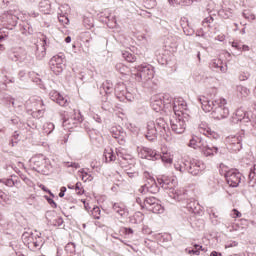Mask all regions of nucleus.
Instances as JSON below:
<instances>
[{"mask_svg":"<svg viewBox=\"0 0 256 256\" xmlns=\"http://www.w3.org/2000/svg\"><path fill=\"white\" fill-rule=\"evenodd\" d=\"M158 185L165 191H169V196L175 201H187V191L175 190L177 187V177L162 175L157 178Z\"/></svg>","mask_w":256,"mask_h":256,"instance_id":"nucleus-1","label":"nucleus"},{"mask_svg":"<svg viewBox=\"0 0 256 256\" xmlns=\"http://www.w3.org/2000/svg\"><path fill=\"white\" fill-rule=\"evenodd\" d=\"M132 77H134L135 81L138 83H147L155 77V70L149 64H141L134 67Z\"/></svg>","mask_w":256,"mask_h":256,"instance_id":"nucleus-2","label":"nucleus"},{"mask_svg":"<svg viewBox=\"0 0 256 256\" xmlns=\"http://www.w3.org/2000/svg\"><path fill=\"white\" fill-rule=\"evenodd\" d=\"M65 63H67L65 54L63 52H60L50 59L49 61L50 70L53 71L55 75H61V73H63L65 69Z\"/></svg>","mask_w":256,"mask_h":256,"instance_id":"nucleus-3","label":"nucleus"},{"mask_svg":"<svg viewBox=\"0 0 256 256\" xmlns=\"http://www.w3.org/2000/svg\"><path fill=\"white\" fill-rule=\"evenodd\" d=\"M31 163H33V170L37 171V173H41L42 175H49V162H47V158L43 154L36 155L32 157Z\"/></svg>","mask_w":256,"mask_h":256,"instance_id":"nucleus-4","label":"nucleus"},{"mask_svg":"<svg viewBox=\"0 0 256 256\" xmlns=\"http://www.w3.org/2000/svg\"><path fill=\"white\" fill-rule=\"evenodd\" d=\"M227 100L225 98H219L218 103L214 110L211 112L212 119H217L221 121V119H227L229 117V108L226 106Z\"/></svg>","mask_w":256,"mask_h":256,"instance_id":"nucleus-5","label":"nucleus"},{"mask_svg":"<svg viewBox=\"0 0 256 256\" xmlns=\"http://www.w3.org/2000/svg\"><path fill=\"white\" fill-rule=\"evenodd\" d=\"M187 161V173L189 175H192L193 177H199L200 175H203V172L205 171V163H203L201 160L197 159H188Z\"/></svg>","mask_w":256,"mask_h":256,"instance_id":"nucleus-6","label":"nucleus"},{"mask_svg":"<svg viewBox=\"0 0 256 256\" xmlns=\"http://www.w3.org/2000/svg\"><path fill=\"white\" fill-rule=\"evenodd\" d=\"M245 137V134H237L234 136H228L226 138L227 143V149L230 151V153H237L241 149H243V138Z\"/></svg>","mask_w":256,"mask_h":256,"instance_id":"nucleus-7","label":"nucleus"},{"mask_svg":"<svg viewBox=\"0 0 256 256\" xmlns=\"http://www.w3.org/2000/svg\"><path fill=\"white\" fill-rule=\"evenodd\" d=\"M172 113H174L176 117H184L186 121H189V119H191V115L189 114L191 113V111H189V108H187V102H185L183 98H177Z\"/></svg>","mask_w":256,"mask_h":256,"instance_id":"nucleus-8","label":"nucleus"},{"mask_svg":"<svg viewBox=\"0 0 256 256\" xmlns=\"http://www.w3.org/2000/svg\"><path fill=\"white\" fill-rule=\"evenodd\" d=\"M0 20L2 27H4L7 31H13V27L17 26L19 17H17V15H15L12 10H9L0 16Z\"/></svg>","mask_w":256,"mask_h":256,"instance_id":"nucleus-9","label":"nucleus"},{"mask_svg":"<svg viewBox=\"0 0 256 256\" xmlns=\"http://www.w3.org/2000/svg\"><path fill=\"white\" fill-rule=\"evenodd\" d=\"M224 177L229 187L236 188L241 184L243 174H241V172H239L237 169H230L225 172Z\"/></svg>","mask_w":256,"mask_h":256,"instance_id":"nucleus-10","label":"nucleus"},{"mask_svg":"<svg viewBox=\"0 0 256 256\" xmlns=\"http://www.w3.org/2000/svg\"><path fill=\"white\" fill-rule=\"evenodd\" d=\"M144 209L155 213L156 215H161L165 209L159 203V200L155 197H146L144 199Z\"/></svg>","mask_w":256,"mask_h":256,"instance_id":"nucleus-11","label":"nucleus"},{"mask_svg":"<svg viewBox=\"0 0 256 256\" xmlns=\"http://www.w3.org/2000/svg\"><path fill=\"white\" fill-rule=\"evenodd\" d=\"M79 123H83V115L79 110H73V114L70 118H63L62 125L65 129H73V127H77Z\"/></svg>","mask_w":256,"mask_h":256,"instance_id":"nucleus-12","label":"nucleus"},{"mask_svg":"<svg viewBox=\"0 0 256 256\" xmlns=\"http://www.w3.org/2000/svg\"><path fill=\"white\" fill-rule=\"evenodd\" d=\"M176 117V119L170 120L171 129L177 135H181V133H185V129H187V123H189V120L182 116Z\"/></svg>","mask_w":256,"mask_h":256,"instance_id":"nucleus-13","label":"nucleus"},{"mask_svg":"<svg viewBox=\"0 0 256 256\" xmlns=\"http://www.w3.org/2000/svg\"><path fill=\"white\" fill-rule=\"evenodd\" d=\"M230 121L231 123H233V125H238V123H242L245 125L246 123H251V118H249V114L247 113V111L239 108L232 115Z\"/></svg>","mask_w":256,"mask_h":256,"instance_id":"nucleus-14","label":"nucleus"},{"mask_svg":"<svg viewBox=\"0 0 256 256\" xmlns=\"http://www.w3.org/2000/svg\"><path fill=\"white\" fill-rule=\"evenodd\" d=\"M160 189L161 187H159V182H157L155 178L150 176L148 178V182L142 185L139 191L140 193H145V191H147L148 193L155 194L159 193Z\"/></svg>","mask_w":256,"mask_h":256,"instance_id":"nucleus-15","label":"nucleus"},{"mask_svg":"<svg viewBox=\"0 0 256 256\" xmlns=\"http://www.w3.org/2000/svg\"><path fill=\"white\" fill-rule=\"evenodd\" d=\"M154 125L160 135V137H169V133H171V130L169 129V124L165 120V118L160 117L157 118L154 122Z\"/></svg>","mask_w":256,"mask_h":256,"instance_id":"nucleus-16","label":"nucleus"},{"mask_svg":"<svg viewBox=\"0 0 256 256\" xmlns=\"http://www.w3.org/2000/svg\"><path fill=\"white\" fill-rule=\"evenodd\" d=\"M198 99V103H200L203 111H205V113H211V111L215 110V107L217 106V103L219 102L218 100H210L209 98L205 97V96H200L197 98Z\"/></svg>","mask_w":256,"mask_h":256,"instance_id":"nucleus-17","label":"nucleus"},{"mask_svg":"<svg viewBox=\"0 0 256 256\" xmlns=\"http://www.w3.org/2000/svg\"><path fill=\"white\" fill-rule=\"evenodd\" d=\"M144 135L147 141H150L151 143L157 140V137L159 136V132L157 130V127H155L154 121L147 122L146 131Z\"/></svg>","mask_w":256,"mask_h":256,"instance_id":"nucleus-18","label":"nucleus"},{"mask_svg":"<svg viewBox=\"0 0 256 256\" xmlns=\"http://www.w3.org/2000/svg\"><path fill=\"white\" fill-rule=\"evenodd\" d=\"M141 159H148V161H159L161 153L148 147H142L140 150Z\"/></svg>","mask_w":256,"mask_h":256,"instance_id":"nucleus-19","label":"nucleus"},{"mask_svg":"<svg viewBox=\"0 0 256 256\" xmlns=\"http://www.w3.org/2000/svg\"><path fill=\"white\" fill-rule=\"evenodd\" d=\"M162 103L165 113H173V109L177 103V99L169 94H162Z\"/></svg>","mask_w":256,"mask_h":256,"instance_id":"nucleus-20","label":"nucleus"},{"mask_svg":"<svg viewBox=\"0 0 256 256\" xmlns=\"http://www.w3.org/2000/svg\"><path fill=\"white\" fill-rule=\"evenodd\" d=\"M150 107L153 109V111H156V113H160V111H165V108L163 106V94L154 95L150 99Z\"/></svg>","mask_w":256,"mask_h":256,"instance_id":"nucleus-21","label":"nucleus"},{"mask_svg":"<svg viewBox=\"0 0 256 256\" xmlns=\"http://www.w3.org/2000/svg\"><path fill=\"white\" fill-rule=\"evenodd\" d=\"M49 97L51 101H54V103H57L60 107H67V105H69L67 98L63 97L57 90L50 91Z\"/></svg>","mask_w":256,"mask_h":256,"instance_id":"nucleus-22","label":"nucleus"},{"mask_svg":"<svg viewBox=\"0 0 256 256\" xmlns=\"http://www.w3.org/2000/svg\"><path fill=\"white\" fill-rule=\"evenodd\" d=\"M9 59L15 63H23L27 59V51L23 48H19L16 51L9 53Z\"/></svg>","mask_w":256,"mask_h":256,"instance_id":"nucleus-23","label":"nucleus"},{"mask_svg":"<svg viewBox=\"0 0 256 256\" xmlns=\"http://www.w3.org/2000/svg\"><path fill=\"white\" fill-rule=\"evenodd\" d=\"M201 151L205 157H215L219 153V148L213 144L204 142Z\"/></svg>","mask_w":256,"mask_h":256,"instance_id":"nucleus-24","label":"nucleus"},{"mask_svg":"<svg viewBox=\"0 0 256 256\" xmlns=\"http://www.w3.org/2000/svg\"><path fill=\"white\" fill-rule=\"evenodd\" d=\"M186 209L189 211V213H194V215H201V205H199V202L196 200H186Z\"/></svg>","mask_w":256,"mask_h":256,"instance_id":"nucleus-25","label":"nucleus"},{"mask_svg":"<svg viewBox=\"0 0 256 256\" xmlns=\"http://www.w3.org/2000/svg\"><path fill=\"white\" fill-rule=\"evenodd\" d=\"M113 91H115V88L113 87L112 81L106 80L105 82H103L102 87L100 89L101 95H103L104 93L105 94L104 97H109V95H111Z\"/></svg>","mask_w":256,"mask_h":256,"instance_id":"nucleus-26","label":"nucleus"},{"mask_svg":"<svg viewBox=\"0 0 256 256\" xmlns=\"http://www.w3.org/2000/svg\"><path fill=\"white\" fill-rule=\"evenodd\" d=\"M47 45V38L46 36L42 39V45L39 48L37 46L36 48V58L38 59V61H41L45 55H47V49L45 48V46Z\"/></svg>","mask_w":256,"mask_h":256,"instance_id":"nucleus-27","label":"nucleus"},{"mask_svg":"<svg viewBox=\"0 0 256 256\" xmlns=\"http://www.w3.org/2000/svg\"><path fill=\"white\" fill-rule=\"evenodd\" d=\"M204 144H205V141H203V138L199 136H192L188 146L192 147V149H202Z\"/></svg>","mask_w":256,"mask_h":256,"instance_id":"nucleus-28","label":"nucleus"},{"mask_svg":"<svg viewBox=\"0 0 256 256\" xmlns=\"http://www.w3.org/2000/svg\"><path fill=\"white\" fill-rule=\"evenodd\" d=\"M112 209L114 213H117L118 215H120V217H127V215H129V211L123 204L114 203Z\"/></svg>","mask_w":256,"mask_h":256,"instance_id":"nucleus-29","label":"nucleus"},{"mask_svg":"<svg viewBox=\"0 0 256 256\" xmlns=\"http://www.w3.org/2000/svg\"><path fill=\"white\" fill-rule=\"evenodd\" d=\"M127 86L123 82H118L114 87V93L116 99H119V97H122L125 95V92H127Z\"/></svg>","mask_w":256,"mask_h":256,"instance_id":"nucleus-30","label":"nucleus"},{"mask_svg":"<svg viewBox=\"0 0 256 256\" xmlns=\"http://www.w3.org/2000/svg\"><path fill=\"white\" fill-rule=\"evenodd\" d=\"M210 69H212L213 71H221L222 73H225V71H227V68L222 65L221 60H213L210 63Z\"/></svg>","mask_w":256,"mask_h":256,"instance_id":"nucleus-31","label":"nucleus"},{"mask_svg":"<svg viewBox=\"0 0 256 256\" xmlns=\"http://www.w3.org/2000/svg\"><path fill=\"white\" fill-rule=\"evenodd\" d=\"M218 15L222 19H231V17H233V9H231V8H222L218 11Z\"/></svg>","mask_w":256,"mask_h":256,"instance_id":"nucleus-32","label":"nucleus"},{"mask_svg":"<svg viewBox=\"0 0 256 256\" xmlns=\"http://www.w3.org/2000/svg\"><path fill=\"white\" fill-rule=\"evenodd\" d=\"M21 33L22 35H34L35 29L31 25V23L27 22L21 27Z\"/></svg>","mask_w":256,"mask_h":256,"instance_id":"nucleus-33","label":"nucleus"},{"mask_svg":"<svg viewBox=\"0 0 256 256\" xmlns=\"http://www.w3.org/2000/svg\"><path fill=\"white\" fill-rule=\"evenodd\" d=\"M22 241L24 245H27L29 249L31 247V244L33 243V232H24L22 234Z\"/></svg>","mask_w":256,"mask_h":256,"instance_id":"nucleus-34","label":"nucleus"},{"mask_svg":"<svg viewBox=\"0 0 256 256\" xmlns=\"http://www.w3.org/2000/svg\"><path fill=\"white\" fill-rule=\"evenodd\" d=\"M122 57L128 63H135V61H137V56H135V54H133L129 51H123L122 52Z\"/></svg>","mask_w":256,"mask_h":256,"instance_id":"nucleus-35","label":"nucleus"},{"mask_svg":"<svg viewBox=\"0 0 256 256\" xmlns=\"http://www.w3.org/2000/svg\"><path fill=\"white\" fill-rule=\"evenodd\" d=\"M133 99H135V96L133 95V93L129 92V90H127L124 95L122 96H118V101L121 102H125V101H133Z\"/></svg>","mask_w":256,"mask_h":256,"instance_id":"nucleus-36","label":"nucleus"},{"mask_svg":"<svg viewBox=\"0 0 256 256\" xmlns=\"http://www.w3.org/2000/svg\"><path fill=\"white\" fill-rule=\"evenodd\" d=\"M237 91L242 97H249L251 95V90L243 85L237 86Z\"/></svg>","mask_w":256,"mask_h":256,"instance_id":"nucleus-37","label":"nucleus"},{"mask_svg":"<svg viewBox=\"0 0 256 256\" xmlns=\"http://www.w3.org/2000/svg\"><path fill=\"white\" fill-rule=\"evenodd\" d=\"M124 132L123 131H121V130H119V133L117 134V133H115V130H112V137L114 138V139H119L118 140V143L120 144V145H123V143H125V139H124Z\"/></svg>","mask_w":256,"mask_h":256,"instance_id":"nucleus-38","label":"nucleus"},{"mask_svg":"<svg viewBox=\"0 0 256 256\" xmlns=\"http://www.w3.org/2000/svg\"><path fill=\"white\" fill-rule=\"evenodd\" d=\"M52 131H55V124H53V122L44 124V133H46V135H51Z\"/></svg>","mask_w":256,"mask_h":256,"instance_id":"nucleus-39","label":"nucleus"},{"mask_svg":"<svg viewBox=\"0 0 256 256\" xmlns=\"http://www.w3.org/2000/svg\"><path fill=\"white\" fill-rule=\"evenodd\" d=\"M102 109L104 111H109V109H111V102H109V96L102 97Z\"/></svg>","mask_w":256,"mask_h":256,"instance_id":"nucleus-40","label":"nucleus"},{"mask_svg":"<svg viewBox=\"0 0 256 256\" xmlns=\"http://www.w3.org/2000/svg\"><path fill=\"white\" fill-rule=\"evenodd\" d=\"M175 169L180 171V173H187V160L182 161L181 164H176Z\"/></svg>","mask_w":256,"mask_h":256,"instance_id":"nucleus-41","label":"nucleus"},{"mask_svg":"<svg viewBox=\"0 0 256 256\" xmlns=\"http://www.w3.org/2000/svg\"><path fill=\"white\" fill-rule=\"evenodd\" d=\"M158 239L160 243H169V241H171V234H158Z\"/></svg>","mask_w":256,"mask_h":256,"instance_id":"nucleus-42","label":"nucleus"},{"mask_svg":"<svg viewBox=\"0 0 256 256\" xmlns=\"http://www.w3.org/2000/svg\"><path fill=\"white\" fill-rule=\"evenodd\" d=\"M206 135L209 137V139H219V134L211 130V128H207Z\"/></svg>","mask_w":256,"mask_h":256,"instance_id":"nucleus-43","label":"nucleus"},{"mask_svg":"<svg viewBox=\"0 0 256 256\" xmlns=\"http://www.w3.org/2000/svg\"><path fill=\"white\" fill-rule=\"evenodd\" d=\"M38 105H40L41 109H38L36 113V117H43V113H45V104L43 103V100L38 101Z\"/></svg>","mask_w":256,"mask_h":256,"instance_id":"nucleus-44","label":"nucleus"},{"mask_svg":"<svg viewBox=\"0 0 256 256\" xmlns=\"http://www.w3.org/2000/svg\"><path fill=\"white\" fill-rule=\"evenodd\" d=\"M75 191H77V195H83L85 193V189H83V183L77 182L76 185H74Z\"/></svg>","mask_w":256,"mask_h":256,"instance_id":"nucleus-45","label":"nucleus"},{"mask_svg":"<svg viewBox=\"0 0 256 256\" xmlns=\"http://www.w3.org/2000/svg\"><path fill=\"white\" fill-rule=\"evenodd\" d=\"M116 71H118V73H121V75H127V66H125L121 63L117 64Z\"/></svg>","mask_w":256,"mask_h":256,"instance_id":"nucleus-46","label":"nucleus"},{"mask_svg":"<svg viewBox=\"0 0 256 256\" xmlns=\"http://www.w3.org/2000/svg\"><path fill=\"white\" fill-rule=\"evenodd\" d=\"M183 31L185 35H188L190 37L195 35V29H193V27H191L189 24L183 28Z\"/></svg>","mask_w":256,"mask_h":256,"instance_id":"nucleus-47","label":"nucleus"},{"mask_svg":"<svg viewBox=\"0 0 256 256\" xmlns=\"http://www.w3.org/2000/svg\"><path fill=\"white\" fill-rule=\"evenodd\" d=\"M92 215L94 217V219H101V208H99L98 206H95L92 210Z\"/></svg>","mask_w":256,"mask_h":256,"instance_id":"nucleus-48","label":"nucleus"},{"mask_svg":"<svg viewBox=\"0 0 256 256\" xmlns=\"http://www.w3.org/2000/svg\"><path fill=\"white\" fill-rule=\"evenodd\" d=\"M159 159H161L162 163H173V158H170L169 154H161V157Z\"/></svg>","mask_w":256,"mask_h":256,"instance_id":"nucleus-49","label":"nucleus"},{"mask_svg":"<svg viewBox=\"0 0 256 256\" xmlns=\"http://www.w3.org/2000/svg\"><path fill=\"white\" fill-rule=\"evenodd\" d=\"M83 25L86 27V29H91L93 27V20L90 18H84Z\"/></svg>","mask_w":256,"mask_h":256,"instance_id":"nucleus-50","label":"nucleus"},{"mask_svg":"<svg viewBox=\"0 0 256 256\" xmlns=\"http://www.w3.org/2000/svg\"><path fill=\"white\" fill-rule=\"evenodd\" d=\"M65 221L63 220V217H57L53 220L54 227H61Z\"/></svg>","mask_w":256,"mask_h":256,"instance_id":"nucleus-51","label":"nucleus"},{"mask_svg":"<svg viewBox=\"0 0 256 256\" xmlns=\"http://www.w3.org/2000/svg\"><path fill=\"white\" fill-rule=\"evenodd\" d=\"M5 27L0 28V41H3V39H6V37H9V31H6Z\"/></svg>","mask_w":256,"mask_h":256,"instance_id":"nucleus-52","label":"nucleus"},{"mask_svg":"<svg viewBox=\"0 0 256 256\" xmlns=\"http://www.w3.org/2000/svg\"><path fill=\"white\" fill-rule=\"evenodd\" d=\"M251 77V74L249 72H241L239 74V81H247Z\"/></svg>","mask_w":256,"mask_h":256,"instance_id":"nucleus-53","label":"nucleus"},{"mask_svg":"<svg viewBox=\"0 0 256 256\" xmlns=\"http://www.w3.org/2000/svg\"><path fill=\"white\" fill-rule=\"evenodd\" d=\"M215 21V18H213V16H208L206 17L203 21H202V25L205 27V25H211V23H213Z\"/></svg>","mask_w":256,"mask_h":256,"instance_id":"nucleus-54","label":"nucleus"},{"mask_svg":"<svg viewBox=\"0 0 256 256\" xmlns=\"http://www.w3.org/2000/svg\"><path fill=\"white\" fill-rule=\"evenodd\" d=\"M46 201L49 203V205L53 208V209H57V203L55 202V200H53V198L49 197V196H44Z\"/></svg>","mask_w":256,"mask_h":256,"instance_id":"nucleus-55","label":"nucleus"},{"mask_svg":"<svg viewBox=\"0 0 256 256\" xmlns=\"http://www.w3.org/2000/svg\"><path fill=\"white\" fill-rule=\"evenodd\" d=\"M7 201H9L7 194L0 190V203H7Z\"/></svg>","mask_w":256,"mask_h":256,"instance_id":"nucleus-56","label":"nucleus"},{"mask_svg":"<svg viewBox=\"0 0 256 256\" xmlns=\"http://www.w3.org/2000/svg\"><path fill=\"white\" fill-rule=\"evenodd\" d=\"M35 241L40 247H43V238L41 237V233L35 236Z\"/></svg>","mask_w":256,"mask_h":256,"instance_id":"nucleus-57","label":"nucleus"},{"mask_svg":"<svg viewBox=\"0 0 256 256\" xmlns=\"http://www.w3.org/2000/svg\"><path fill=\"white\" fill-rule=\"evenodd\" d=\"M30 251H37V249H41V246L35 241L30 244Z\"/></svg>","mask_w":256,"mask_h":256,"instance_id":"nucleus-58","label":"nucleus"},{"mask_svg":"<svg viewBox=\"0 0 256 256\" xmlns=\"http://www.w3.org/2000/svg\"><path fill=\"white\" fill-rule=\"evenodd\" d=\"M40 188L42 189V191H45V193H48L50 197H55V194H53V192H51L49 188L45 187V185L41 184Z\"/></svg>","mask_w":256,"mask_h":256,"instance_id":"nucleus-59","label":"nucleus"},{"mask_svg":"<svg viewBox=\"0 0 256 256\" xmlns=\"http://www.w3.org/2000/svg\"><path fill=\"white\" fill-rule=\"evenodd\" d=\"M196 37H202L203 39H205L206 34L203 28H200L196 31Z\"/></svg>","mask_w":256,"mask_h":256,"instance_id":"nucleus-60","label":"nucleus"},{"mask_svg":"<svg viewBox=\"0 0 256 256\" xmlns=\"http://www.w3.org/2000/svg\"><path fill=\"white\" fill-rule=\"evenodd\" d=\"M231 216H232L234 219H239V217H241V212H239V210H237V209L234 208V209L232 210Z\"/></svg>","mask_w":256,"mask_h":256,"instance_id":"nucleus-61","label":"nucleus"},{"mask_svg":"<svg viewBox=\"0 0 256 256\" xmlns=\"http://www.w3.org/2000/svg\"><path fill=\"white\" fill-rule=\"evenodd\" d=\"M4 185H6L7 187H14L15 186V181H13V179L9 178V179L4 181Z\"/></svg>","mask_w":256,"mask_h":256,"instance_id":"nucleus-62","label":"nucleus"},{"mask_svg":"<svg viewBox=\"0 0 256 256\" xmlns=\"http://www.w3.org/2000/svg\"><path fill=\"white\" fill-rule=\"evenodd\" d=\"M122 232L124 233V235H133V229L132 228H123Z\"/></svg>","mask_w":256,"mask_h":256,"instance_id":"nucleus-63","label":"nucleus"},{"mask_svg":"<svg viewBox=\"0 0 256 256\" xmlns=\"http://www.w3.org/2000/svg\"><path fill=\"white\" fill-rule=\"evenodd\" d=\"M158 63L160 65H167V58H165L163 56L158 57Z\"/></svg>","mask_w":256,"mask_h":256,"instance_id":"nucleus-64","label":"nucleus"}]
</instances>
